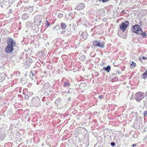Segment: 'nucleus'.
Segmentation results:
<instances>
[{
	"instance_id": "obj_23",
	"label": "nucleus",
	"mask_w": 147,
	"mask_h": 147,
	"mask_svg": "<svg viewBox=\"0 0 147 147\" xmlns=\"http://www.w3.org/2000/svg\"><path fill=\"white\" fill-rule=\"evenodd\" d=\"M86 56L84 55H82L80 57V59L82 61H83L86 59Z\"/></svg>"
},
{
	"instance_id": "obj_30",
	"label": "nucleus",
	"mask_w": 147,
	"mask_h": 147,
	"mask_svg": "<svg viewBox=\"0 0 147 147\" xmlns=\"http://www.w3.org/2000/svg\"><path fill=\"white\" fill-rule=\"evenodd\" d=\"M41 81L39 79H38L37 80V85H39L40 84V81Z\"/></svg>"
},
{
	"instance_id": "obj_20",
	"label": "nucleus",
	"mask_w": 147,
	"mask_h": 147,
	"mask_svg": "<svg viewBox=\"0 0 147 147\" xmlns=\"http://www.w3.org/2000/svg\"><path fill=\"white\" fill-rule=\"evenodd\" d=\"M70 85V83L67 81H65L64 83V84L63 86L64 87L69 86Z\"/></svg>"
},
{
	"instance_id": "obj_12",
	"label": "nucleus",
	"mask_w": 147,
	"mask_h": 147,
	"mask_svg": "<svg viewBox=\"0 0 147 147\" xmlns=\"http://www.w3.org/2000/svg\"><path fill=\"white\" fill-rule=\"evenodd\" d=\"M29 15L27 13H24L22 17V19L23 20H26L27 19L29 18Z\"/></svg>"
},
{
	"instance_id": "obj_18",
	"label": "nucleus",
	"mask_w": 147,
	"mask_h": 147,
	"mask_svg": "<svg viewBox=\"0 0 147 147\" xmlns=\"http://www.w3.org/2000/svg\"><path fill=\"white\" fill-rule=\"evenodd\" d=\"M103 69L107 72H109L111 69V67L110 65H108L106 67H104Z\"/></svg>"
},
{
	"instance_id": "obj_13",
	"label": "nucleus",
	"mask_w": 147,
	"mask_h": 147,
	"mask_svg": "<svg viewBox=\"0 0 147 147\" xmlns=\"http://www.w3.org/2000/svg\"><path fill=\"white\" fill-rule=\"evenodd\" d=\"M135 26L136 29V30H137L138 32H142V29L140 26L138 24H136L135 25Z\"/></svg>"
},
{
	"instance_id": "obj_24",
	"label": "nucleus",
	"mask_w": 147,
	"mask_h": 147,
	"mask_svg": "<svg viewBox=\"0 0 147 147\" xmlns=\"http://www.w3.org/2000/svg\"><path fill=\"white\" fill-rule=\"evenodd\" d=\"M6 136V134L5 133L3 132L1 136V140H3L5 138Z\"/></svg>"
},
{
	"instance_id": "obj_43",
	"label": "nucleus",
	"mask_w": 147,
	"mask_h": 147,
	"mask_svg": "<svg viewBox=\"0 0 147 147\" xmlns=\"http://www.w3.org/2000/svg\"><path fill=\"white\" fill-rule=\"evenodd\" d=\"M22 7H23L24 8H26L25 7H24V6H23Z\"/></svg>"
},
{
	"instance_id": "obj_42",
	"label": "nucleus",
	"mask_w": 147,
	"mask_h": 147,
	"mask_svg": "<svg viewBox=\"0 0 147 147\" xmlns=\"http://www.w3.org/2000/svg\"><path fill=\"white\" fill-rule=\"evenodd\" d=\"M28 67H30V65L29 64H28Z\"/></svg>"
},
{
	"instance_id": "obj_15",
	"label": "nucleus",
	"mask_w": 147,
	"mask_h": 147,
	"mask_svg": "<svg viewBox=\"0 0 147 147\" xmlns=\"http://www.w3.org/2000/svg\"><path fill=\"white\" fill-rule=\"evenodd\" d=\"M60 100L61 98L60 97H58L55 100V103L57 105H60L61 104L62 105V104L60 103Z\"/></svg>"
},
{
	"instance_id": "obj_1",
	"label": "nucleus",
	"mask_w": 147,
	"mask_h": 147,
	"mask_svg": "<svg viewBox=\"0 0 147 147\" xmlns=\"http://www.w3.org/2000/svg\"><path fill=\"white\" fill-rule=\"evenodd\" d=\"M144 97V93L143 92H138L136 93L134 96V98L136 100L139 101Z\"/></svg>"
},
{
	"instance_id": "obj_6",
	"label": "nucleus",
	"mask_w": 147,
	"mask_h": 147,
	"mask_svg": "<svg viewBox=\"0 0 147 147\" xmlns=\"http://www.w3.org/2000/svg\"><path fill=\"white\" fill-rule=\"evenodd\" d=\"M32 102L33 106L38 107L40 104V101L38 97H36L32 99Z\"/></svg>"
},
{
	"instance_id": "obj_5",
	"label": "nucleus",
	"mask_w": 147,
	"mask_h": 147,
	"mask_svg": "<svg viewBox=\"0 0 147 147\" xmlns=\"http://www.w3.org/2000/svg\"><path fill=\"white\" fill-rule=\"evenodd\" d=\"M42 16L41 15H38L36 16L34 18V22L36 23L38 26H39L42 20Z\"/></svg>"
},
{
	"instance_id": "obj_9",
	"label": "nucleus",
	"mask_w": 147,
	"mask_h": 147,
	"mask_svg": "<svg viewBox=\"0 0 147 147\" xmlns=\"http://www.w3.org/2000/svg\"><path fill=\"white\" fill-rule=\"evenodd\" d=\"M85 7V4L84 3H80L78 4L75 8V9L78 10H82Z\"/></svg>"
},
{
	"instance_id": "obj_35",
	"label": "nucleus",
	"mask_w": 147,
	"mask_h": 147,
	"mask_svg": "<svg viewBox=\"0 0 147 147\" xmlns=\"http://www.w3.org/2000/svg\"><path fill=\"white\" fill-rule=\"evenodd\" d=\"M98 97L100 99H102V95H100Z\"/></svg>"
},
{
	"instance_id": "obj_25",
	"label": "nucleus",
	"mask_w": 147,
	"mask_h": 147,
	"mask_svg": "<svg viewBox=\"0 0 147 147\" xmlns=\"http://www.w3.org/2000/svg\"><path fill=\"white\" fill-rule=\"evenodd\" d=\"M33 8L32 7L29 6L28 8V11H29L30 12H32L33 11Z\"/></svg>"
},
{
	"instance_id": "obj_3",
	"label": "nucleus",
	"mask_w": 147,
	"mask_h": 147,
	"mask_svg": "<svg viewBox=\"0 0 147 147\" xmlns=\"http://www.w3.org/2000/svg\"><path fill=\"white\" fill-rule=\"evenodd\" d=\"M15 0H3V3L1 6L2 7H4L5 8H8L9 6V5L12 4Z\"/></svg>"
},
{
	"instance_id": "obj_4",
	"label": "nucleus",
	"mask_w": 147,
	"mask_h": 147,
	"mask_svg": "<svg viewBox=\"0 0 147 147\" xmlns=\"http://www.w3.org/2000/svg\"><path fill=\"white\" fill-rule=\"evenodd\" d=\"M93 45L95 47H98L100 48L104 47L105 42L100 40H94L93 43Z\"/></svg>"
},
{
	"instance_id": "obj_10",
	"label": "nucleus",
	"mask_w": 147,
	"mask_h": 147,
	"mask_svg": "<svg viewBox=\"0 0 147 147\" xmlns=\"http://www.w3.org/2000/svg\"><path fill=\"white\" fill-rule=\"evenodd\" d=\"M13 47L8 45L6 47L5 49L6 52L8 53H11L13 51Z\"/></svg>"
},
{
	"instance_id": "obj_27",
	"label": "nucleus",
	"mask_w": 147,
	"mask_h": 147,
	"mask_svg": "<svg viewBox=\"0 0 147 147\" xmlns=\"http://www.w3.org/2000/svg\"><path fill=\"white\" fill-rule=\"evenodd\" d=\"M45 24L47 26V27H49L50 26V23L47 20L46 21V22L45 23Z\"/></svg>"
},
{
	"instance_id": "obj_37",
	"label": "nucleus",
	"mask_w": 147,
	"mask_h": 147,
	"mask_svg": "<svg viewBox=\"0 0 147 147\" xmlns=\"http://www.w3.org/2000/svg\"><path fill=\"white\" fill-rule=\"evenodd\" d=\"M50 102L49 101H48V102H46V105H48L49 104V103H50Z\"/></svg>"
},
{
	"instance_id": "obj_22",
	"label": "nucleus",
	"mask_w": 147,
	"mask_h": 147,
	"mask_svg": "<svg viewBox=\"0 0 147 147\" xmlns=\"http://www.w3.org/2000/svg\"><path fill=\"white\" fill-rule=\"evenodd\" d=\"M1 81H3V80H4L5 76V74H1Z\"/></svg>"
},
{
	"instance_id": "obj_26",
	"label": "nucleus",
	"mask_w": 147,
	"mask_h": 147,
	"mask_svg": "<svg viewBox=\"0 0 147 147\" xmlns=\"http://www.w3.org/2000/svg\"><path fill=\"white\" fill-rule=\"evenodd\" d=\"M136 63L134 61H132V63L130 65L131 68H133V65H134V67H136Z\"/></svg>"
},
{
	"instance_id": "obj_32",
	"label": "nucleus",
	"mask_w": 147,
	"mask_h": 147,
	"mask_svg": "<svg viewBox=\"0 0 147 147\" xmlns=\"http://www.w3.org/2000/svg\"><path fill=\"white\" fill-rule=\"evenodd\" d=\"M111 146H114L115 145V142H113L111 143Z\"/></svg>"
},
{
	"instance_id": "obj_41",
	"label": "nucleus",
	"mask_w": 147,
	"mask_h": 147,
	"mask_svg": "<svg viewBox=\"0 0 147 147\" xmlns=\"http://www.w3.org/2000/svg\"><path fill=\"white\" fill-rule=\"evenodd\" d=\"M71 99V97H69V100H70Z\"/></svg>"
},
{
	"instance_id": "obj_38",
	"label": "nucleus",
	"mask_w": 147,
	"mask_h": 147,
	"mask_svg": "<svg viewBox=\"0 0 147 147\" xmlns=\"http://www.w3.org/2000/svg\"><path fill=\"white\" fill-rule=\"evenodd\" d=\"M142 58L144 60H145V59H146V58L144 56H143L142 57Z\"/></svg>"
},
{
	"instance_id": "obj_16",
	"label": "nucleus",
	"mask_w": 147,
	"mask_h": 147,
	"mask_svg": "<svg viewBox=\"0 0 147 147\" xmlns=\"http://www.w3.org/2000/svg\"><path fill=\"white\" fill-rule=\"evenodd\" d=\"M142 77L144 80L147 78V69H146L144 72L142 74Z\"/></svg>"
},
{
	"instance_id": "obj_14",
	"label": "nucleus",
	"mask_w": 147,
	"mask_h": 147,
	"mask_svg": "<svg viewBox=\"0 0 147 147\" xmlns=\"http://www.w3.org/2000/svg\"><path fill=\"white\" fill-rule=\"evenodd\" d=\"M137 34H140L143 38H146L147 36V34L145 32H143L142 31L141 32L137 33Z\"/></svg>"
},
{
	"instance_id": "obj_33",
	"label": "nucleus",
	"mask_w": 147,
	"mask_h": 147,
	"mask_svg": "<svg viewBox=\"0 0 147 147\" xmlns=\"http://www.w3.org/2000/svg\"><path fill=\"white\" fill-rule=\"evenodd\" d=\"M108 0H100V1H102L103 3H106L107 2Z\"/></svg>"
},
{
	"instance_id": "obj_31",
	"label": "nucleus",
	"mask_w": 147,
	"mask_h": 147,
	"mask_svg": "<svg viewBox=\"0 0 147 147\" xmlns=\"http://www.w3.org/2000/svg\"><path fill=\"white\" fill-rule=\"evenodd\" d=\"M142 21L140 20L139 22V24H140L141 26L142 25Z\"/></svg>"
},
{
	"instance_id": "obj_36",
	"label": "nucleus",
	"mask_w": 147,
	"mask_h": 147,
	"mask_svg": "<svg viewBox=\"0 0 147 147\" xmlns=\"http://www.w3.org/2000/svg\"><path fill=\"white\" fill-rule=\"evenodd\" d=\"M45 100V97H44L42 99V100L43 102H44Z\"/></svg>"
},
{
	"instance_id": "obj_8",
	"label": "nucleus",
	"mask_w": 147,
	"mask_h": 147,
	"mask_svg": "<svg viewBox=\"0 0 147 147\" xmlns=\"http://www.w3.org/2000/svg\"><path fill=\"white\" fill-rule=\"evenodd\" d=\"M7 43L8 46L14 47L16 45L15 41L11 38H9L7 39Z\"/></svg>"
},
{
	"instance_id": "obj_17",
	"label": "nucleus",
	"mask_w": 147,
	"mask_h": 147,
	"mask_svg": "<svg viewBox=\"0 0 147 147\" xmlns=\"http://www.w3.org/2000/svg\"><path fill=\"white\" fill-rule=\"evenodd\" d=\"M88 33L86 32H83L82 35V38L84 39L85 40L87 38V34Z\"/></svg>"
},
{
	"instance_id": "obj_46",
	"label": "nucleus",
	"mask_w": 147,
	"mask_h": 147,
	"mask_svg": "<svg viewBox=\"0 0 147 147\" xmlns=\"http://www.w3.org/2000/svg\"><path fill=\"white\" fill-rule=\"evenodd\" d=\"M70 33L69 32V34Z\"/></svg>"
},
{
	"instance_id": "obj_19",
	"label": "nucleus",
	"mask_w": 147,
	"mask_h": 147,
	"mask_svg": "<svg viewBox=\"0 0 147 147\" xmlns=\"http://www.w3.org/2000/svg\"><path fill=\"white\" fill-rule=\"evenodd\" d=\"M60 27L62 29L64 30L66 28V25L64 23H62L61 24Z\"/></svg>"
},
{
	"instance_id": "obj_21",
	"label": "nucleus",
	"mask_w": 147,
	"mask_h": 147,
	"mask_svg": "<svg viewBox=\"0 0 147 147\" xmlns=\"http://www.w3.org/2000/svg\"><path fill=\"white\" fill-rule=\"evenodd\" d=\"M132 27L133 28H131L132 32L137 34V33H138L137 30H136V29L135 26H132Z\"/></svg>"
},
{
	"instance_id": "obj_34",
	"label": "nucleus",
	"mask_w": 147,
	"mask_h": 147,
	"mask_svg": "<svg viewBox=\"0 0 147 147\" xmlns=\"http://www.w3.org/2000/svg\"><path fill=\"white\" fill-rule=\"evenodd\" d=\"M9 12L8 13H11L12 11V10L11 9H10L9 10Z\"/></svg>"
},
{
	"instance_id": "obj_28",
	"label": "nucleus",
	"mask_w": 147,
	"mask_h": 147,
	"mask_svg": "<svg viewBox=\"0 0 147 147\" xmlns=\"http://www.w3.org/2000/svg\"><path fill=\"white\" fill-rule=\"evenodd\" d=\"M63 16V14L61 13H59L58 16V18H61Z\"/></svg>"
},
{
	"instance_id": "obj_2",
	"label": "nucleus",
	"mask_w": 147,
	"mask_h": 147,
	"mask_svg": "<svg viewBox=\"0 0 147 147\" xmlns=\"http://www.w3.org/2000/svg\"><path fill=\"white\" fill-rule=\"evenodd\" d=\"M50 85L48 83H46L44 84L42 89V91L43 92V94L46 96L49 94V92L50 91L49 90L50 87Z\"/></svg>"
},
{
	"instance_id": "obj_29",
	"label": "nucleus",
	"mask_w": 147,
	"mask_h": 147,
	"mask_svg": "<svg viewBox=\"0 0 147 147\" xmlns=\"http://www.w3.org/2000/svg\"><path fill=\"white\" fill-rule=\"evenodd\" d=\"M143 115L144 117L147 116V111H145L144 112Z\"/></svg>"
},
{
	"instance_id": "obj_45",
	"label": "nucleus",
	"mask_w": 147,
	"mask_h": 147,
	"mask_svg": "<svg viewBox=\"0 0 147 147\" xmlns=\"http://www.w3.org/2000/svg\"><path fill=\"white\" fill-rule=\"evenodd\" d=\"M139 59H140V61H141L140 59V58Z\"/></svg>"
},
{
	"instance_id": "obj_7",
	"label": "nucleus",
	"mask_w": 147,
	"mask_h": 147,
	"mask_svg": "<svg viewBox=\"0 0 147 147\" xmlns=\"http://www.w3.org/2000/svg\"><path fill=\"white\" fill-rule=\"evenodd\" d=\"M129 24V21H125L124 22H123L121 25L120 26V29L123 31V32H124L126 30V28H127Z\"/></svg>"
},
{
	"instance_id": "obj_39",
	"label": "nucleus",
	"mask_w": 147,
	"mask_h": 147,
	"mask_svg": "<svg viewBox=\"0 0 147 147\" xmlns=\"http://www.w3.org/2000/svg\"><path fill=\"white\" fill-rule=\"evenodd\" d=\"M136 144H134L132 145V146L133 147H135V146H136Z\"/></svg>"
},
{
	"instance_id": "obj_44",
	"label": "nucleus",
	"mask_w": 147,
	"mask_h": 147,
	"mask_svg": "<svg viewBox=\"0 0 147 147\" xmlns=\"http://www.w3.org/2000/svg\"><path fill=\"white\" fill-rule=\"evenodd\" d=\"M116 78L117 79L118 78L116 77Z\"/></svg>"
},
{
	"instance_id": "obj_40",
	"label": "nucleus",
	"mask_w": 147,
	"mask_h": 147,
	"mask_svg": "<svg viewBox=\"0 0 147 147\" xmlns=\"http://www.w3.org/2000/svg\"><path fill=\"white\" fill-rule=\"evenodd\" d=\"M147 140V136L145 137V138L144 140Z\"/></svg>"
},
{
	"instance_id": "obj_11",
	"label": "nucleus",
	"mask_w": 147,
	"mask_h": 147,
	"mask_svg": "<svg viewBox=\"0 0 147 147\" xmlns=\"http://www.w3.org/2000/svg\"><path fill=\"white\" fill-rule=\"evenodd\" d=\"M36 74L35 71H31L30 73L29 76L32 80H34V77H35V76Z\"/></svg>"
}]
</instances>
